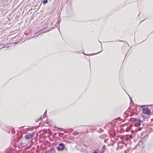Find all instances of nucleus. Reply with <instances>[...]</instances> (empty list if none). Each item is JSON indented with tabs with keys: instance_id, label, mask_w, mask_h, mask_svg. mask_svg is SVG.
Here are the masks:
<instances>
[{
	"instance_id": "nucleus-1",
	"label": "nucleus",
	"mask_w": 153,
	"mask_h": 153,
	"mask_svg": "<svg viewBox=\"0 0 153 153\" xmlns=\"http://www.w3.org/2000/svg\"><path fill=\"white\" fill-rule=\"evenodd\" d=\"M65 146L63 143H61L59 144V146L57 147L58 151H62L65 149Z\"/></svg>"
},
{
	"instance_id": "nucleus-2",
	"label": "nucleus",
	"mask_w": 153,
	"mask_h": 153,
	"mask_svg": "<svg viewBox=\"0 0 153 153\" xmlns=\"http://www.w3.org/2000/svg\"><path fill=\"white\" fill-rule=\"evenodd\" d=\"M33 133H30L29 134H27L25 136V138L27 139L32 138L34 136Z\"/></svg>"
},
{
	"instance_id": "nucleus-3",
	"label": "nucleus",
	"mask_w": 153,
	"mask_h": 153,
	"mask_svg": "<svg viewBox=\"0 0 153 153\" xmlns=\"http://www.w3.org/2000/svg\"><path fill=\"white\" fill-rule=\"evenodd\" d=\"M44 30L43 29H40L39 31L38 32H37V33H35L34 34V36H38V35H36V34L37 33H38L39 34H40L41 33H45L47 32V31H44Z\"/></svg>"
},
{
	"instance_id": "nucleus-4",
	"label": "nucleus",
	"mask_w": 153,
	"mask_h": 153,
	"mask_svg": "<svg viewBox=\"0 0 153 153\" xmlns=\"http://www.w3.org/2000/svg\"><path fill=\"white\" fill-rule=\"evenodd\" d=\"M143 121H141V120L138 119V121L134 123V126H139L141 124V122H143Z\"/></svg>"
},
{
	"instance_id": "nucleus-5",
	"label": "nucleus",
	"mask_w": 153,
	"mask_h": 153,
	"mask_svg": "<svg viewBox=\"0 0 153 153\" xmlns=\"http://www.w3.org/2000/svg\"><path fill=\"white\" fill-rule=\"evenodd\" d=\"M143 112L146 114H150V111L149 109L146 108L143 109Z\"/></svg>"
},
{
	"instance_id": "nucleus-6",
	"label": "nucleus",
	"mask_w": 153,
	"mask_h": 153,
	"mask_svg": "<svg viewBox=\"0 0 153 153\" xmlns=\"http://www.w3.org/2000/svg\"><path fill=\"white\" fill-rule=\"evenodd\" d=\"M102 51V50L101 51L99 52H97V53H91V54H86V55L87 56H90L91 55H95L96 54H98V53H100V52H101Z\"/></svg>"
},
{
	"instance_id": "nucleus-7",
	"label": "nucleus",
	"mask_w": 153,
	"mask_h": 153,
	"mask_svg": "<svg viewBox=\"0 0 153 153\" xmlns=\"http://www.w3.org/2000/svg\"><path fill=\"white\" fill-rule=\"evenodd\" d=\"M131 126L132 125H131L130 126L127 128L126 129V130L127 131H130L131 130Z\"/></svg>"
},
{
	"instance_id": "nucleus-8",
	"label": "nucleus",
	"mask_w": 153,
	"mask_h": 153,
	"mask_svg": "<svg viewBox=\"0 0 153 153\" xmlns=\"http://www.w3.org/2000/svg\"><path fill=\"white\" fill-rule=\"evenodd\" d=\"M42 116H41L36 121V122H38L39 121L41 120L42 119Z\"/></svg>"
},
{
	"instance_id": "nucleus-9",
	"label": "nucleus",
	"mask_w": 153,
	"mask_h": 153,
	"mask_svg": "<svg viewBox=\"0 0 153 153\" xmlns=\"http://www.w3.org/2000/svg\"><path fill=\"white\" fill-rule=\"evenodd\" d=\"M63 129L61 128H58V129L57 130V131H62V130H63Z\"/></svg>"
},
{
	"instance_id": "nucleus-10",
	"label": "nucleus",
	"mask_w": 153,
	"mask_h": 153,
	"mask_svg": "<svg viewBox=\"0 0 153 153\" xmlns=\"http://www.w3.org/2000/svg\"><path fill=\"white\" fill-rule=\"evenodd\" d=\"M48 0H44L43 1V3L44 4H46L48 2Z\"/></svg>"
},
{
	"instance_id": "nucleus-11",
	"label": "nucleus",
	"mask_w": 153,
	"mask_h": 153,
	"mask_svg": "<svg viewBox=\"0 0 153 153\" xmlns=\"http://www.w3.org/2000/svg\"><path fill=\"white\" fill-rule=\"evenodd\" d=\"M106 148V146H102V150H104Z\"/></svg>"
},
{
	"instance_id": "nucleus-12",
	"label": "nucleus",
	"mask_w": 153,
	"mask_h": 153,
	"mask_svg": "<svg viewBox=\"0 0 153 153\" xmlns=\"http://www.w3.org/2000/svg\"><path fill=\"white\" fill-rule=\"evenodd\" d=\"M3 10L1 9H0V13H2Z\"/></svg>"
},
{
	"instance_id": "nucleus-13",
	"label": "nucleus",
	"mask_w": 153,
	"mask_h": 153,
	"mask_svg": "<svg viewBox=\"0 0 153 153\" xmlns=\"http://www.w3.org/2000/svg\"><path fill=\"white\" fill-rule=\"evenodd\" d=\"M47 110H46V111H45V113L44 114V118L45 117V113L47 112Z\"/></svg>"
},
{
	"instance_id": "nucleus-14",
	"label": "nucleus",
	"mask_w": 153,
	"mask_h": 153,
	"mask_svg": "<svg viewBox=\"0 0 153 153\" xmlns=\"http://www.w3.org/2000/svg\"><path fill=\"white\" fill-rule=\"evenodd\" d=\"M93 153H98V152L96 151H94Z\"/></svg>"
},
{
	"instance_id": "nucleus-15",
	"label": "nucleus",
	"mask_w": 153,
	"mask_h": 153,
	"mask_svg": "<svg viewBox=\"0 0 153 153\" xmlns=\"http://www.w3.org/2000/svg\"><path fill=\"white\" fill-rule=\"evenodd\" d=\"M84 146H86V145H85V144H84Z\"/></svg>"
},
{
	"instance_id": "nucleus-16",
	"label": "nucleus",
	"mask_w": 153,
	"mask_h": 153,
	"mask_svg": "<svg viewBox=\"0 0 153 153\" xmlns=\"http://www.w3.org/2000/svg\"><path fill=\"white\" fill-rule=\"evenodd\" d=\"M130 99H131V98L130 97Z\"/></svg>"
},
{
	"instance_id": "nucleus-17",
	"label": "nucleus",
	"mask_w": 153,
	"mask_h": 153,
	"mask_svg": "<svg viewBox=\"0 0 153 153\" xmlns=\"http://www.w3.org/2000/svg\"><path fill=\"white\" fill-rule=\"evenodd\" d=\"M120 41L121 42V41Z\"/></svg>"
}]
</instances>
